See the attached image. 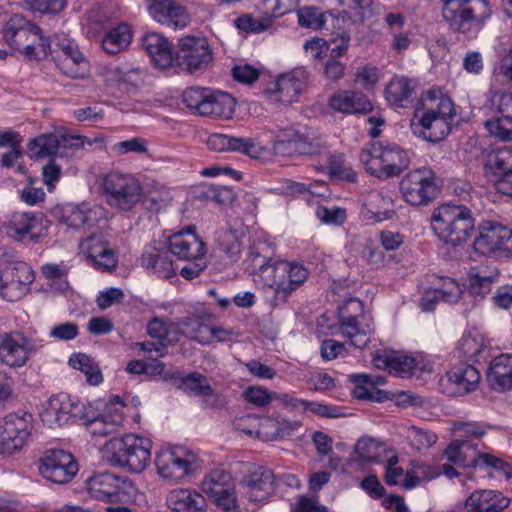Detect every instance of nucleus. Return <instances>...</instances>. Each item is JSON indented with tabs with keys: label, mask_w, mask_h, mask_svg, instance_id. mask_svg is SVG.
I'll list each match as a JSON object with an SVG mask.
<instances>
[{
	"label": "nucleus",
	"mask_w": 512,
	"mask_h": 512,
	"mask_svg": "<svg viewBox=\"0 0 512 512\" xmlns=\"http://www.w3.org/2000/svg\"><path fill=\"white\" fill-rule=\"evenodd\" d=\"M273 149L282 156L316 155L321 152L322 146L299 131L287 128L279 131Z\"/></svg>",
	"instance_id": "412c9836"
},
{
	"label": "nucleus",
	"mask_w": 512,
	"mask_h": 512,
	"mask_svg": "<svg viewBox=\"0 0 512 512\" xmlns=\"http://www.w3.org/2000/svg\"><path fill=\"white\" fill-rule=\"evenodd\" d=\"M78 464L72 454L62 449H52L41 459L40 472L44 478L56 483L65 484L77 473Z\"/></svg>",
	"instance_id": "f3484780"
},
{
	"label": "nucleus",
	"mask_w": 512,
	"mask_h": 512,
	"mask_svg": "<svg viewBox=\"0 0 512 512\" xmlns=\"http://www.w3.org/2000/svg\"><path fill=\"white\" fill-rule=\"evenodd\" d=\"M308 77L309 73L304 68L294 69L278 77L275 91L279 95V101L284 104L295 102L303 91Z\"/></svg>",
	"instance_id": "cd10ccee"
},
{
	"label": "nucleus",
	"mask_w": 512,
	"mask_h": 512,
	"mask_svg": "<svg viewBox=\"0 0 512 512\" xmlns=\"http://www.w3.org/2000/svg\"><path fill=\"white\" fill-rule=\"evenodd\" d=\"M207 144L215 151H235L250 157H257L259 154V147L252 138L213 134L208 138Z\"/></svg>",
	"instance_id": "7c9ffc66"
},
{
	"label": "nucleus",
	"mask_w": 512,
	"mask_h": 512,
	"mask_svg": "<svg viewBox=\"0 0 512 512\" xmlns=\"http://www.w3.org/2000/svg\"><path fill=\"white\" fill-rule=\"evenodd\" d=\"M168 243L170 252L179 259L199 260L205 254L204 242L191 227L171 235Z\"/></svg>",
	"instance_id": "393cba45"
},
{
	"label": "nucleus",
	"mask_w": 512,
	"mask_h": 512,
	"mask_svg": "<svg viewBox=\"0 0 512 512\" xmlns=\"http://www.w3.org/2000/svg\"><path fill=\"white\" fill-rule=\"evenodd\" d=\"M65 223L73 228L92 227L97 219V212L85 205L71 206L65 210Z\"/></svg>",
	"instance_id": "de8ad7c7"
},
{
	"label": "nucleus",
	"mask_w": 512,
	"mask_h": 512,
	"mask_svg": "<svg viewBox=\"0 0 512 512\" xmlns=\"http://www.w3.org/2000/svg\"><path fill=\"white\" fill-rule=\"evenodd\" d=\"M80 250L97 266L111 271L117 266V256L103 231L93 232L79 244Z\"/></svg>",
	"instance_id": "6ab92c4d"
},
{
	"label": "nucleus",
	"mask_w": 512,
	"mask_h": 512,
	"mask_svg": "<svg viewBox=\"0 0 512 512\" xmlns=\"http://www.w3.org/2000/svg\"><path fill=\"white\" fill-rule=\"evenodd\" d=\"M510 500L495 490H476L465 501L469 512H501L508 507Z\"/></svg>",
	"instance_id": "bb28decb"
},
{
	"label": "nucleus",
	"mask_w": 512,
	"mask_h": 512,
	"mask_svg": "<svg viewBox=\"0 0 512 512\" xmlns=\"http://www.w3.org/2000/svg\"><path fill=\"white\" fill-rule=\"evenodd\" d=\"M406 439L412 449L421 451L432 447L437 441V435L430 430L412 425L407 428Z\"/></svg>",
	"instance_id": "864d4df0"
},
{
	"label": "nucleus",
	"mask_w": 512,
	"mask_h": 512,
	"mask_svg": "<svg viewBox=\"0 0 512 512\" xmlns=\"http://www.w3.org/2000/svg\"><path fill=\"white\" fill-rule=\"evenodd\" d=\"M491 106L496 115L506 118L507 123L512 124V93L496 92L491 98Z\"/></svg>",
	"instance_id": "0e129e2a"
},
{
	"label": "nucleus",
	"mask_w": 512,
	"mask_h": 512,
	"mask_svg": "<svg viewBox=\"0 0 512 512\" xmlns=\"http://www.w3.org/2000/svg\"><path fill=\"white\" fill-rule=\"evenodd\" d=\"M404 200L413 205H426L433 201L439 192L435 174L427 168L415 169L405 175L400 182Z\"/></svg>",
	"instance_id": "1a4fd4ad"
},
{
	"label": "nucleus",
	"mask_w": 512,
	"mask_h": 512,
	"mask_svg": "<svg viewBox=\"0 0 512 512\" xmlns=\"http://www.w3.org/2000/svg\"><path fill=\"white\" fill-rule=\"evenodd\" d=\"M195 461V455L183 447L162 450L155 458L159 475L164 479L175 481L191 473Z\"/></svg>",
	"instance_id": "dca6fc26"
},
{
	"label": "nucleus",
	"mask_w": 512,
	"mask_h": 512,
	"mask_svg": "<svg viewBox=\"0 0 512 512\" xmlns=\"http://www.w3.org/2000/svg\"><path fill=\"white\" fill-rule=\"evenodd\" d=\"M442 15L450 29L464 34L480 31L491 15L488 0H442Z\"/></svg>",
	"instance_id": "7ed1b4c3"
},
{
	"label": "nucleus",
	"mask_w": 512,
	"mask_h": 512,
	"mask_svg": "<svg viewBox=\"0 0 512 512\" xmlns=\"http://www.w3.org/2000/svg\"><path fill=\"white\" fill-rule=\"evenodd\" d=\"M28 34L39 36L42 34V29L34 23L26 21L20 15H14L7 22L4 29V39L15 49H20L23 40L27 38Z\"/></svg>",
	"instance_id": "f704fd0d"
},
{
	"label": "nucleus",
	"mask_w": 512,
	"mask_h": 512,
	"mask_svg": "<svg viewBox=\"0 0 512 512\" xmlns=\"http://www.w3.org/2000/svg\"><path fill=\"white\" fill-rule=\"evenodd\" d=\"M350 381L355 384L354 395L358 399L381 401V397H375L373 390L377 385L384 384L382 376L371 377L366 374H353Z\"/></svg>",
	"instance_id": "49530a36"
},
{
	"label": "nucleus",
	"mask_w": 512,
	"mask_h": 512,
	"mask_svg": "<svg viewBox=\"0 0 512 512\" xmlns=\"http://www.w3.org/2000/svg\"><path fill=\"white\" fill-rule=\"evenodd\" d=\"M213 59L208 41L203 36L187 35L179 40L172 67L192 74L204 70Z\"/></svg>",
	"instance_id": "0eeeda50"
},
{
	"label": "nucleus",
	"mask_w": 512,
	"mask_h": 512,
	"mask_svg": "<svg viewBox=\"0 0 512 512\" xmlns=\"http://www.w3.org/2000/svg\"><path fill=\"white\" fill-rule=\"evenodd\" d=\"M484 127L497 141L512 142V124L507 123L506 118L495 115L484 121Z\"/></svg>",
	"instance_id": "5fc2aeb1"
},
{
	"label": "nucleus",
	"mask_w": 512,
	"mask_h": 512,
	"mask_svg": "<svg viewBox=\"0 0 512 512\" xmlns=\"http://www.w3.org/2000/svg\"><path fill=\"white\" fill-rule=\"evenodd\" d=\"M151 442L134 434L110 439L102 450L103 459L114 467L127 468L139 473L151 460Z\"/></svg>",
	"instance_id": "f03ea898"
},
{
	"label": "nucleus",
	"mask_w": 512,
	"mask_h": 512,
	"mask_svg": "<svg viewBox=\"0 0 512 512\" xmlns=\"http://www.w3.org/2000/svg\"><path fill=\"white\" fill-rule=\"evenodd\" d=\"M377 152V150H375ZM380 167H373L378 178H390L398 176L404 171L410 162L407 153L396 144L381 143L380 150Z\"/></svg>",
	"instance_id": "b1692460"
},
{
	"label": "nucleus",
	"mask_w": 512,
	"mask_h": 512,
	"mask_svg": "<svg viewBox=\"0 0 512 512\" xmlns=\"http://www.w3.org/2000/svg\"><path fill=\"white\" fill-rule=\"evenodd\" d=\"M453 120V118L436 116L433 113L426 112L418 116V112H416L411 122V128L418 137L432 143H437L450 134Z\"/></svg>",
	"instance_id": "4be33fe9"
},
{
	"label": "nucleus",
	"mask_w": 512,
	"mask_h": 512,
	"mask_svg": "<svg viewBox=\"0 0 512 512\" xmlns=\"http://www.w3.org/2000/svg\"><path fill=\"white\" fill-rule=\"evenodd\" d=\"M489 161L495 169V174L512 171V147L499 149L490 157Z\"/></svg>",
	"instance_id": "774afa93"
},
{
	"label": "nucleus",
	"mask_w": 512,
	"mask_h": 512,
	"mask_svg": "<svg viewBox=\"0 0 512 512\" xmlns=\"http://www.w3.org/2000/svg\"><path fill=\"white\" fill-rule=\"evenodd\" d=\"M56 41L57 47H59L64 55L59 64L63 73L72 78L84 77L88 72V62L79 51L75 41L65 36H57Z\"/></svg>",
	"instance_id": "a878e982"
},
{
	"label": "nucleus",
	"mask_w": 512,
	"mask_h": 512,
	"mask_svg": "<svg viewBox=\"0 0 512 512\" xmlns=\"http://www.w3.org/2000/svg\"><path fill=\"white\" fill-rule=\"evenodd\" d=\"M31 10L41 14L56 15L67 5V0H22Z\"/></svg>",
	"instance_id": "e2e57ef3"
},
{
	"label": "nucleus",
	"mask_w": 512,
	"mask_h": 512,
	"mask_svg": "<svg viewBox=\"0 0 512 512\" xmlns=\"http://www.w3.org/2000/svg\"><path fill=\"white\" fill-rule=\"evenodd\" d=\"M87 489L92 497L111 503H126L135 492L131 481L108 472L91 476L87 480Z\"/></svg>",
	"instance_id": "9d476101"
},
{
	"label": "nucleus",
	"mask_w": 512,
	"mask_h": 512,
	"mask_svg": "<svg viewBox=\"0 0 512 512\" xmlns=\"http://www.w3.org/2000/svg\"><path fill=\"white\" fill-rule=\"evenodd\" d=\"M41 419L50 428L84 420L85 406L67 394H57L50 397L47 407L41 413Z\"/></svg>",
	"instance_id": "ddd939ff"
},
{
	"label": "nucleus",
	"mask_w": 512,
	"mask_h": 512,
	"mask_svg": "<svg viewBox=\"0 0 512 512\" xmlns=\"http://www.w3.org/2000/svg\"><path fill=\"white\" fill-rule=\"evenodd\" d=\"M448 380L453 383L458 393L467 394L474 391L480 382V372L470 363H461L447 372Z\"/></svg>",
	"instance_id": "c9c22d12"
},
{
	"label": "nucleus",
	"mask_w": 512,
	"mask_h": 512,
	"mask_svg": "<svg viewBox=\"0 0 512 512\" xmlns=\"http://www.w3.org/2000/svg\"><path fill=\"white\" fill-rule=\"evenodd\" d=\"M83 421L92 435L108 436L114 433L116 426L120 423L121 419L119 418L108 421L105 416L98 415L92 419H89L85 416Z\"/></svg>",
	"instance_id": "bf43d9fd"
},
{
	"label": "nucleus",
	"mask_w": 512,
	"mask_h": 512,
	"mask_svg": "<svg viewBox=\"0 0 512 512\" xmlns=\"http://www.w3.org/2000/svg\"><path fill=\"white\" fill-rule=\"evenodd\" d=\"M471 464L474 467L480 466L482 464L492 467L497 471H500L506 477L511 476V466L504 462L502 459L494 457L490 454H477L471 460Z\"/></svg>",
	"instance_id": "338daca9"
},
{
	"label": "nucleus",
	"mask_w": 512,
	"mask_h": 512,
	"mask_svg": "<svg viewBox=\"0 0 512 512\" xmlns=\"http://www.w3.org/2000/svg\"><path fill=\"white\" fill-rule=\"evenodd\" d=\"M500 270L497 267H479L468 273V291L473 297L483 299L498 283Z\"/></svg>",
	"instance_id": "473e14b6"
},
{
	"label": "nucleus",
	"mask_w": 512,
	"mask_h": 512,
	"mask_svg": "<svg viewBox=\"0 0 512 512\" xmlns=\"http://www.w3.org/2000/svg\"><path fill=\"white\" fill-rule=\"evenodd\" d=\"M414 93L411 80L405 76L392 78L385 89V96L390 105L401 108L412 102Z\"/></svg>",
	"instance_id": "58836bf2"
},
{
	"label": "nucleus",
	"mask_w": 512,
	"mask_h": 512,
	"mask_svg": "<svg viewBox=\"0 0 512 512\" xmlns=\"http://www.w3.org/2000/svg\"><path fill=\"white\" fill-rule=\"evenodd\" d=\"M209 90L200 87H190L183 92L182 100L186 107L200 115Z\"/></svg>",
	"instance_id": "680f3d73"
},
{
	"label": "nucleus",
	"mask_w": 512,
	"mask_h": 512,
	"mask_svg": "<svg viewBox=\"0 0 512 512\" xmlns=\"http://www.w3.org/2000/svg\"><path fill=\"white\" fill-rule=\"evenodd\" d=\"M298 24L302 28L311 30L322 29L326 23V15L319 8L315 6H304L296 11Z\"/></svg>",
	"instance_id": "603ef678"
},
{
	"label": "nucleus",
	"mask_w": 512,
	"mask_h": 512,
	"mask_svg": "<svg viewBox=\"0 0 512 512\" xmlns=\"http://www.w3.org/2000/svg\"><path fill=\"white\" fill-rule=\"evenodd\" d=\"M473 248L483 256L508 258L512 256V230L497 222H484L478 227Z\"/></svg>",
	"instance_id": "6e6552de"
},
{
	"label": "nucleus",
	"mask_w": 512,
	"mask_h": 512,
	"mask_svg": "<svg viewBox=\"0 0 512 512\" xmlns=\"http://www.w3.org/2000/svg\"><path fill=\"white\" fill-rule=\"evenodd\" d=\"M431 226L444 244L460 247L474 234L475 219L468 207L445 203L434 209Z\"/></svg>",
	"instance_id": "f257e3e1"
},
{
	"label": "nucleus",
	"mask_w": 512,
	"mask_h": 512,
	"mask_svg": "<svg viewBox=\"0 0 512 512\" xmlns=\"http://www.w3.org/2000/svg\"><path fill=\"white\" fill-rule=\"evenodd\" d=\"M142 266L157 275L168 279L175 275L171 257L168 253H144L141 258Z\"/></svg>",
	"instance_id": "79ce46f5"
},
{
	"label": "nucleus",
	"mask_w": 512,
	"mask_h": 512,
	"mask_svg": "<svg viewBox=\"0 0 512 512\" xmlns=\"http://www.w3.org/2000/svg\"><path fill=\"white\" fill-rule=\"evenodd\" d=\"M422 372H431L430 363L424 361L421 358L407 355H392L390 374L402 378H410L415 375L420 376Z\"/></svg>",
	"instance_id": "e433bc0d"
},
{
	"label": "nucleus",
	"mask_w": 512,
	"mask_h": 512,
	"mask_svg": "<svg viewBox=\"0 0 512 512\" xmlns=\"http://www.w3.org/2000/svg\"><path fill=\"white\" fill-rule=\"evenodd\" d=\"M440 92L429 91L427 93L428 104L426 113H433L436 116L455 118L456 111L453 101L446 95H439Z\"/></svg>",
	"instance_id": "3c124183"
},
{
	"label": "nucleus",
	"mask_w": 512,
	"mask_h": 512,
	"mask_svg": "<svg viewBox=\"0 0 512 512\" xmlns=\"http://www.w3.org/2000/svg\"><path fill=\"white\" fill-rule=\"evenodd\" d=\"M328 169L329 176L332 179L349 183H354L357 180V173L351 167L344 165L341 156H331Z\"/></svg>",
	"instance_id": "052dcab7"
},
{
	"label": "nucleus",
	"mask_w": 512,
	"mask_h": 512,
	"mask_svg": "<svg viewBox=\"0 0 512 512\" xmlns=\"http://www.w3.org/2000/svg\"><path fill=\"white\" fill-rule=\"evenodd\" d=\"M259 276L264 286L273 289L275 300L284 303L307 280L309 272L302 264L279 262L260 264Z\"/></svg>",
	"instance_id": "20e7f679"
},
{
	"label": "nucleus",
	"mask_w": 512,
	"mask_h": 512,
	"mask_svg": "<svg viewBox=\"0 0 512 512\" xmlns=\"http://www.w3.org/2000/svg\"><path fill=\"white\" fill-rule=\"evenodd\" d=\"M329 106L333 111L348 114H367L373 109L371 102L363 93L348 90H341L332 95Z\"/></svg>",
	"instance_id": "c85d7f7f"
},
{
	"label": "nucleus",
	"mask_w": 512,
	"mask_h": 512,
	"mask_svg": "<svg viewBox=\"0 0 512 512\" xmlns=\"http://www.w3.org/2000/svg\"><path fill=\"white\" fill-rule=\"evenodd\" d=\"M472 448H474V446L471 444L469 440L456 439L447 446V448L444 450V455L449 462H452L462 467H466L472 464L471 462L468 463L466 461L465 451Z\"/></svg>",
	"instance_id": "4d7b16f0"
},
{
	"label": "nucleus",
	"mask_w": 512,
	"mask_h": 512,
	"mask_svg": "<svg viewBox=\"0 0 512 512\" xmlns=\"http://www.w3.org/2000/svg\"><path fill=\"white\" fill-rule=\"evenodd\" d=\"M487 380L491 388L497 391L512 388V354H501L491 361Z\"/></svg>",
	"instance_id": "2f4dec72"
},
{
	"label": "nucleus",
	"mask_w": 512,
	"mask_h": 512,
	"mask_svg": "<svg viewBox=\"0 0 512 512\" xmlns=\"http://www.w3.org/2000/svg\"><path fill=\"white\" fill-rule=\"evenodd\" d=\"M235 99L225 92L209 91L202 106L200 116L230 119L235 111Z\"/></svg>",
	"instance_id": "72a5a7b5"
},
{
	"label": "nucleus",
	"mask_w": 512,
	"mask_h": 512,
	"mask_svg": "<svg viewBox=\"0 0 512 512\" xmlns=\"http://www.w3.org/2000/svg\"><path fill=\"white\" fill-rule=\"evenodd\" d=\"M283 12L279 11L278 5L273 9L272 15H264L259 18L246 14L238 17L235 20V25L238 29L249 32V33H261L268 30L275 17L281 16Z\"/></svg>",
	"instance_id": "a18cd8bd"
},
{
	"label": "nucleus",
	"mask_w": 512,
	"mask_h": 512,
	"mask_svg": "<svg viewBox=\"0 0 512 512\" xmlns=\"http://www.w3.org/2000/svg\"><path fill=\"white\" fill-rule=\"evenodd\" d=\"M142 46L147 51L152 62L161 69L172 67L174 52L170 42L160 33H147L142 40Z\"/></svg>",
	"instance_id": "c756f323"
},
{
	"label": "nucleus",
	"mask_w": 512,
	"mask_h": 512,
	"mask_svg": "<svg viewBox=\"0 0 512 512\" xmlns=\"http://www.w3.org/2000/svg\"><path fill=\"white\" fill-rule=\"evenodd\" d=\"M32 415L10 413L0 419V453L19 451L29 439L32 431Z\"/></svg>",
	"instance_id": "f8f14e48"
},
{
	"label": "nucleus",
	"mask_w": 512,
	"mask_h": 512,
	"mask_svg": "<svg viewBox=\"0 0 512 512\" xmlns=\"http://www.w3.org/2000/svg\"><path fill=\"white\" fill-rule=\"evenodd\" d=\"M363 303L350 298L338 310L340 330L351 345L364 348L370 342L374 327L372 320L362 313Z\"/></svg>",
	"instance_id": "423d86ee"
},
{
	"label": "nucleus",
	"mask_w": 512,
	"mask_h": 512,
	"mask_svg": "<svg viewBox=\"0 0 512 512\" xmlns=\"http://www.w3.org/2000/svg\"><path fill=\"white\" fill-rule=\"evenodd\" d=\"M167 503L176 512H202L205 507L204 497L188 489L170 492Z\"/></svg>",
	"instance_id": "4c0bfd02"
},
{
	"label": "nucleus",
	"mask_w": 512,
	"mask_h": 512,
	"mask_svg": "<svg viewBox=\"0 0 512 512\" xmlns=\"http://www.w3.org/2000/svg\"><path fill=\"white\" fill-rule=\"evenodd\" d=\"M458 351L467 361L478 362L486 352L483 337L478 334H464L458 341Z\"/></svg>",
	"instance_id": "09e8293b"
},
{
	"label": "nucleus",
	"mask_w": 512,
	"mask_h": 512,
	"mask_svg": "<svg viewBox=\"0 0 512 512\" xmlns=\"http://www.w3.org/2000/svg\"><path fill=\"white\" fill-rule=\"evenodd\" d=\"M241 484L250 502H262L275 491V475L272 470L259 466L250 471Z\"/></svg>",
	"instance_id": "5701e85b"
},
{
	"label": "nucleus",
	"mask_w": 512,
	"mask_h": 512,
	"mask_svg": "<svg viewBox=\"0 0 512 512\" xmlns=\"http://www.w3.org/2000/svg\"><path fill=\"white\" fill-rule=\"evenodd\" d=\"M176 385L177 388L193 396L207 397L213 395V389L207 378L198 372H192L179 378Z\"/></svg>",
	"instance_id": "c03bdc74"
},
{
	"label": "nucleus",
	"mask_w": 512,
	"mask_h": 512,
	"mask_svg": "<svg viewBox=\"0 0 512 512\" xmlns=\"http://www.w3.org/2000/svg\"><path fill=\"white\" fill-rule=\"evenodd\" d=\"M69 364L74 369L80 370L86 376V381L91 385L102 382L103 376L99 367L85 353H75L69 358Z\"/></svg>",
	"instance_id": "8fccbe9b"
},
{
	"label": "nucleus",
	"mask_w": 512,
	"mask_h": 512,
	"mask_svg": "<svg viewBox=\"0 0 512 512\" xmlns=\"http://www.w3.org/2000/svg\"><path fill=\"white\" fill-rule=\"evenodd\" d=\"M345 25L346 14L339 15L334 19V30L328 42V45H333L330 49V58L337 59L344 56L349 48L351 36Z\"/></svg>",
	"instance_id": "a19ab883"
},
{
	"label": "nucleus",
	"mask_w": 512,
	"mask_h": 512,
	"mask_svg": "<svg viewBox=\"0 0 512 512\" xmlns=\"http://www.w3.org/2000/svg\"><path fill=\"white\" fill-rule=\"evenodd\" d=\"M41 345L19 331L0 334V361L9 367H22Z\"/></svg>",
	"instance_id": "2eb2a0df"
},
{
	"label": "nucleus",
	"mask_w": 512,
	"mask_h": 512,
	"mask_svg": "<svg viewBox=\"0 0 512 512\" xmlns=\"http://www.w3.org/2000/svg\"><path fill=\"white\" fill-rule=\"evenodd\" d=\"M221 249L234 261H236L241 253V242L237 230L229 227L219 235Z\"/></svg>",
	"instance_id": "13d9d810"
},
{
	"label": "nucleus",
	"mask_w": 512,
	"mask_h": 512,
	"mask_svg": "<svg viewBox=\"0 0 512 512\" xmlns=\"http://www.w3.org/2000/svg\"><path fill=\"white\" fill-rule=\"evenodd\" d=\"M202 491L224 512H237L238 499L232 475L221 469L211 471L202 482Z\"/></svg>",
	"instance_id": "9b49d317"
},
{
	"label": "nucleus",
	"mask_w": 512,
	"mask_h": 512,
	"mask_svg": "<svg viewBox=\"0 0 512 512\" xmlns=\"http://www.w3.org/2000/svg\"><path fill=\"white\" fill-rule=\"evenodd\" d=\"M203 195L221 205H228L236 200V193L229 187L226 186H214L210 185L203 192Z\"/></svg>",
	"instance_id": "69168bd1"
},
{
	"label": "nucleus",
	"mask_w": 512,
	"mask_h": 512,
	"mask_svg": "<svg viewBox=\"0 0 512 512\" xmlns=\"http://www.w3.org/2000/svg\"><path fill=\"white\" fill-rule=\"evenodd\" d=\"M100 187L106 203L121 211H130L142 198V187L130 174L110 172L101 178Z\"/></svg>",
	"instance_id": "39448f33"
},
{
	"label": "nucleus",
	"mask_w": 512,
	"mask_h": 512,
	"mask_svg": "<svg viewBox=\"0 0 512 512\" xmlns=\"http://www.w3.org/2000/svg\"><path fill=\"white\" fill-rule=\"evenodd\" d=\"M355 454L362 462H375L380 459V444L369 437L360 438L354 448Z\"/></svg>",
	"instance_id": "6e6d98bb"
},
{
	"label": "nucleus",
	"mask_w": 512,
	"mask_h": 512,
	"mask_svg": "<svg viewBox=\"0 0 512 512\" xmlns=\"http://www.w3.org/2000/svg\"><path fill=\"white\" fill-rule=\"evenodd\" d=\"M147 8L156 22L171 30L183 29L191 22L187 8L176 0H148Z\"/></svg>",
	"instance_id": "a211bd4d"
},
{
	"label": "nucleus",
	"mask_w": 512,
	"mask_h": 512,
	"mask_svg": "<svg viewBox=\"0 0 512 512\" xmlns=\"http://www.w3.org/2000/svg\"><path fill=\"white\" fill-rule=\"evenodd\" d=\"M131 41V32L127 24H119L111 29L102 40L103 49L110 55H116L128 47Z\"/></svg>",
	"instance_id": "37998d69"
},
{
	"label": "nucleus",
	"mask_w": 512,
	"mask_h": 512,
	"mask_svg": "<svg viewBox=\"0 0 512 512\" xmlns=\"http://www.w3.org/2000/svg\"><path fill=\"white\" fill-rule=\"evenodd\" d=\"M33 280V271L27 263L8 264L0 270V294L9 302L17 301L25 295Z\"/></svg>",
	"instance_id": "4468645a"
},
{
	"label": "nucleus",
	"mask_w": 512,
	"mask_h": 512,
	"mask_svg": "<svg viewBox=\"0 0 512 512\" xmlns=\"http://www.w3.org/2000/svg\"><path fill=\"white\" fill-rule=\"evenodd\" d=\"M44 216L42 213L34 212H15L3 224V228L8 237L16 241H33L39 239L36 229L43 228Z\"/></svg>",
	"instance_id": "aec40b11"
},
{
	"label": "nucleus",
	"mask_w": 512,
	"mask_h": 512,
	"mask_svg": "<svg viewBox=\"0 0 512 512\" xmlns=\"http://www.w3.org/2000/svg\"><path fill=\"white\" fill-rule=\"evenodd\" d=\"M28 150L34 159H42L55 155L63 156L60 150V139L54 134L45 133L30 140Z\"/></svg>",
	"instance_id": "ea45409f"
}]
</instances>
